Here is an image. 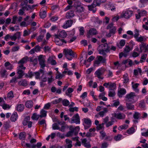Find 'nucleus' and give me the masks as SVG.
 <instances>
[{"instance_id": "nucleus-1", "label": "nucleus", "mask_w": 148, "mask_h": 148, "mask_svg": "<svg viewBox=\"0 0 148 148\" xmlns=\"http://www.w3.org/2000/svg\"><path fill=\"white\" fill-rule=\"evenodd\" d=\"M69 128L70 131L68 132L66 135V136L67 137H71L73 135H77L80 129L79 127L78 126L74 127L72 126H70Z\"/></svg>"}, {"instance_id": "nucleus-2", "label": "nucleus", "mask_w": 148, "mask_h": 148, "mask_svg": "<svg viewBox=\"0 0 148 148\" xmlns=\"http://www.w3.org/2000/svg\"><path fill=\"white\" fill-rule=\"evenodd\" d=\"M66 58L69 60H72L75 56V53L71 49H65L63 51Z\"/></svg>"}, {"instance_id": "nucleus-3", "label": "nucleus", "mask_w": 148, "mask_h": 148, "mask_svg": "<svg viewBox=\"0 0 148 148\" xmlns=\"http://www.w3.org/2000/svg\"><path fill=\"white\" fill-rule=\"evenodd\" d=\"M97 60L94 62V66H98L99 64L101 63L103 64L106 63V59L105 56L104 57L101 56H98L97 57Z\"/></svg>"}, {"instance_id": "nucleus-4", "label": "nucleus", "mask_w": 148, "mask_h": 148, "mask_svg": "<svg viewBox=\"0 0 148 148\" xmlns=\"http://www.w3.org/2000/svg\"><path fill=\"white\" fill-rule=\"evenodd\" d=\"M133 14V12L132 10H127L123 11L121 13L120 17L128 19L132 17Z\"/></svg>"}, {"instance_id": "nucleus-5", "label": "nucleus", "mask_w": 148, "mask_h": 148, "mask_svg": "<svg viewBox=\"0 0 148 148\" xmlns=\"http://www.w3.org/2000/svg\"><path fill=\"white\" fill-rule=\"evenodd\" d=\"M136 97V95L135 93L131 92L126 95L125 98L127 101H131L133 103L135 102L137 100V99H135Z\"/></svg>"}, {"instance_id": "nucleus-6", "label": "nucleus", "mask_w": 148, "mask_h": 148, "mask_svg": "<svg viewBox=\"0 0 148 148\" xmlns=\"http://www.w3.org/2000/svg\"><path fill=\"white\" fill-rule=\"evenodd\" d=\"M26 67L22 65H19L17 68L16 74L18 75L17 78L20 79L24 75V71L25 70Z\"/></svg>"}, {"instance_id": "nucleus-7", "label": "nucleus", "mask_w": 148, "mask_h": 148, "mask_svg": "<svg viewBox=\"0 0 148 148\" xmlns=\"http://www.w3.org/2000/svg\"><path fill=\"white\" fill-rule=\"evenodd\" d=\"M107 29H110L109 33L106 35V36L108 37H110L112 35L114 34L116 30V28L115 27L113 26L112 23L109 24L107 27Z\"/></svg>"}, {"instance_id": "nucleus-8", "label": "nucleus", "mask_w": 148, "mask_h": 148, "mask_svg": "<svg viewBox=\"0 0 148 148\" xmlns=\"http://www.w3.org/2000/svg\"><path fill=\"white\" fill-rule=\"evenodd\" d=\"M106 70V69L104 68H100L95 72V75L98 78L102 79L103 78L102 75L103 74Z\"/></svg>"}, {"instance_id": "nucleus-9", "label": "nucleus", "mask_w": 148, "mask_h": 148, "mask_svg": "<svg viewBox=\"0 0 148 148\" xmlns=\"http://www.w3.org/2000/svg\"><path fill=\"white\" fill-rule=\"evenodd\" d=\"M38 60L40 67L42 69L44 68L46 66L45 56L42 55H39L38 56Z\"/></svg>"}, {"instance_id": "nucleus-10", "label": "nucleus", "mask_w": 148, "mask_h": 148, "mask_svg": "<svg viewBox=\"0 0 148 148\" xmlns=\"http://www.w3.org/2000/svg\"><path fill=\"white\" fill-rule=\"evenodd\" d=\"M137 13L135 15L136 18L137 19H140L141 16H145L147 15V12L144 10H138Z\"/></svg>"}, {"instance_id": "nucleus-11", "label": "nucleus", "mask_w": 148, "mask_h": 148, "mask_svg": "<svg viewBox=\"0 0 148 148\" xmlns=\"http://www.w3.org/2000/svg\"><path fill=\"white\" fill-rule=\"evenodd\" d=\"M54 41L56 44L58 45L61 46L63 45L64 44H66L67 43V42L64 39H60L58 37V36L57 35H55Z\"/></svg>"}, {"instance_id": "nucleus-12", "label": "nucleus", "mask_w": 148, "mask_h": 148, "mask_svg": "<svg viewBox=\"0 0 148 148\" xmlns=\"http://www.w3.org/2000/svg\"><path fill=\"white\" fill-rule=\"evenodd\" d=\"M71 123H75L76 124L80 123V119L79 115L77 113L74 115L71 119Z\"/></svg>"}, {"instance_id": "nucleus-13", "label": "nucleus", "mask_w": 148, "mask_h": 148, "mask_svg": "<svg viewBox=\"0 0 148 148\" xmlns=\"http://www.w3.org/2000/svg\"><path fill=\"white\" fill-rule=\"evenodd\" d=\"M103 86L106 88H108L109 90H114L116 87L115 84L114 83L111 82H105L103 84Z\"/></svg>"}, {"instance_id": "nucleus-14", "label": "nucleus", "mask_w": 148, "mask_h": 148, "mask_svg": "<svg viewBox=\"0 0 148 148\" xmlns=\"http://www.w3.org/2000/svg\"><path fill=\"white\" fill-rule=\"evenodd\" d=\"M83 121L85 129H87L90 127L91 125V121L89 119L84 118Z\"/></svg>"}, {"instance_id": "nucleus-15", "label": "nucleus", "mask_w": 148, "mask_h": 148, "mask_svg": "<svg viewBox=\"0 0 148 148\" xmlns=\"http://www.w3.org/2000/svg\"><path fill=\"white\" fill-rule=\"evenodd\" d=\"M73 22V21L71 19L66 21L62 26V27L64 29H67L70 27L72 25Z\"/></svg>"}, {"instance_id": "nucleus-16", "label": "nucleus", "mask_w": 148, "mask_h": 148, "mask_svg": "<svg viewBox=\"0 0 148 148\" xmlns=\"http://www.w3.org/2000/svg\"><path fill=\"white\" fill-rule=\"evenodd\" d=\"M97 34V31L95 28H91L87 32L86 36L90 38V36L95 35Z\"/></svg>"}, {"instance_id": "nucleus-17", "label": "nucleus", "mask_w": 148, "mask_h": 148, "mask_svg": "<svg viewBox=\"0 0 148 148\" xmlns=\"http://www.w3.org/2000/svg\"><path fill=\"white\" fill-rule=\"evenodd\" d=\"M23 18L21 16L17 17L16 16H14L12 17V23L16 24L21 22Z\"/></svg>"}, {"instance_id": "nucleus-18", "label": "nucleus", "mask_w": 148, "mask_h": 148, "mask_svg": "<svg viewBox=\"0 0 148 148\" xmlns=\"http://www.w3.org/2000/svg\"><path fill=\"white\" fill-rule=\"evenodd\" d=\"M46 75L49 76L47 79L48 84H49L53 82L54 79L52 75L53 73L52 71H49L46 73Z\"/></svg>"}, {"instance_id": "nucleus-19", "label": "nucleus", "mask_w": 148, "mask_h": 148, "mask_svg": "<svg viewBox=\"0 0 148 148\" xmlns=\"http://www.w3.org/2000/svg\"><path fill=\"white\" fill-rule=\"evenodd\" d=\"M82 143L84 146L87 148H90L91 147V145L89 142H88L86 138H84L81 139Z\"/></svg>"}, {"instance_id": "nucleus-20", "label": "nucleus", "mask_w": 148, "mask_h": 148, "mask_svg": "<svg viewBox=\"0 0 148 148\" xmlns=\"http://www.w3.org/2000/svg\"><path fill=\"white\" fill-rule=\"evenodd\" d=\"M21 36V32H18L15 33L13 36L11 35L10 39L12 41H15L17 38L19 39Z\"/></svg>"}, {"instance_id": "nucleus-21", "label": "nucleus", "mask_w": 148, "mask_h": 148, "mask_svg": "<svg viewBox=\"0 0 148 148\" xmlns=\"http://www.w3.org/2000/svg\"><path fill=\"white\" fill-rule=\"evenodd\" d=\"M114 116L118 119H122L125 118V116L124 114L121 113H114Z\"/></svg>"}, {"instance_id": "nucleus-22", "label": "nucleus", "mask_w": 148, "mask_h": 148, "mask_svg": "<svg viewBox=\"0 0 148 148\" xmlns=\"http://www.w3.org/2000/svg\"><path fill=\"white\" fill-rule=\"evenodd\" d=\"M29 58L26 56L23 58H22L21 60L18 62V64H19L20 65H22L23 66V64L26 63L27 61H29Z\"/></svg>"}, {"instance_id": "nucleus-23", "label": "nucleus", "mask_w": 148, "mask_h": 148, "mask_svg": "<svg viewBox=\"0 0 148 148\" xmlns=\"http://www.w3.org/2000/svg\"><path fill=\"white\" fill-rule=\"evenodd\" d=\"M140 51L141 52L144 51L146 52L148 50V47L147 45H146V44L144 43H141L140 45Z\"/></svg>"}, {"instance_id": "nucleus-24", "label": "nucleus", "mask_w": 148, "mask_h": 148, "mask_svg": "<svg viewBox=\"0 0 148 148\" xmlns=\"http://www.w3.org/2000/svg\"><path fill=\"white\" fill-rule=\"evenodd\" d=\"M74 16L75 14L74 11L72 10H71L66 13L65 16L66 18L69 19L72 18Z\"/></svg>"}, {"instance_id": "nucleus-25", "label": "nucleus", "mask_w": 148, "mask_h": 148, "mask_svg": "<svg viewBox=\"0 0 148 148\" xmlns=\"http://www.w3.org/2000/svg\"><path fill=\"white\" fill-rule=\"evenodd\" d=\"M99 53L100 54L104 56H107L106 53L110 52V50L109 49H100L98 50Z\"/></svg>"}, {"instance_id": "nucleus-26", "label": "nucleus", "mask_w": 148, "mask_h": 148, "mask_svg": "<svg viewBox=\"0 0 148 148\" xmlns=\"http://www.w3.org/2000/svg\"><path fill=\"white\" fill-rule=\"evenodd\" d=\"M132 87L134 90L136 92H138L139 91V90L138 88V87L139 85L138 83H134V82H132Z\"/></svg>"}, {"instance_id": "nucleus-27", "label": "nucleus", "mask_w": 148, "mask_h": 148, "mask_svg": "<svg viewBox=\"0 0 148 148\" xmlns=\"http://www.w3.org/2000/svg\"><path fill=\"white\" fill-rule=\"evenodd\" d=\"M126 93V91L125 88H121L118 91V95L119 97H122Z\"/></svg>"}, {"instance_id": "nucleus-28", "label": "nucleus", "mask_w": 148, "mask_h": 148, "mask_svg": "<svg viewBox=\"0 0 148 148\" xmlns=\"http://www.w3.org/2000/svg\"><path fill=\"white\" fill-rule=\"evenodd\" d=\"M123 79L122 81L123 84H126L128 82L129 79L127 73H125L123 75Z\"/></svg>"}, {"instance_id": "nucleus-29", "label": "nucleus", "mask_w": 148, "mask_h": 148, "mask_svg": "<svg viewBox=\"0 0 148 148\" xmlns=\"http://www.w3.org/2000/svg\"><path fill=\"white\" fill-rule=\"evenodd\" d=\"M18 117L17 113L16 112H14L11 115L10 120L12 121H15Z\"/></svg>"}, {"instance_id": "nucleus-30", "label": "nucleus", "mask_w": 148, "mask_h": 148, "mask_svg": "<svg viewBox=\"0 0 148 148\" xmlns=\"http://www.w3.org/2000/svg\"><path fill=\"white\" fill-rule=\"evenodd\" d=\"M58 35V37L63 38L66 37L67 34L64 30H63L60 32Z\"/></svg>"}, {"instance_id": "nucleus-31", "label": "nucleus", "mask_w": 148, "mask_h": 148, "mask_svg": "<svg viewBox=\"0 0 148 148\" xmlns=\"http://www.w3.org/2000/svg\"><path fill=\"white\" fill-rule=\"evenodd\" d=\"M14 95L13 92L11 90L8 92L7 94V97H4V99L5 100H7L8 99L11 100L12 99Z\"/></svg>"}, {"instance_id": "nucleus-32", "label": "nucleus", "mask_w": 148, "mask_h": 148, "mask_svg": "<svg viewBox=\"0 0 148 148\" xmlns=\"http://www.w3.org/2000/svg\"><path fill=\"white\" fill-rule=\"evenodd\" d=\"M29 61L30 62H32L34 64V66H35L38 63V60L37 58H34V57L29 58Z\"/></svg>"}, {"instance_id": "nucleus-33", "label": "nucleus", "mask_w": 148, "mask_h": 148, "mask_svg": "<svg viewBox=\"0 0 148 148\" xmlns=\"http://www.w3.org/2000/svg\"><path fill=\"white\" fill-rule=\"evenodd\" d=\"M18 84L20 86H26L27 85V82L25 79H22L18 82Z\"/></svg>"}, {"instance_id": "nucleus-34", "label": "nucleus", "mask_w": 148, "mask_h": 148, "mask_svg": "<svg viewBox=\"0 0 148 148\" xmlns=\"http://www.w3.org/2000/svg\"><path fill=\"white\" fill-rule=\"evenodd\" d=\"M24 106L23 104H19L17 105L16 110L18 112H21L23 110Z\"/></svg>"}, {"instance_id": "nucleus-35", "label": "nucleus", "mask_w": 148, "mask_h": 148, "mask_svg": "<svg viewBox=\"0 0 148 148\" xmlns=\"http://www.w3.org/2000/svg\"><path fill=\"white\" fill-rule=\"evenodd\" d=\"M41 80L40 82V85L41 87H44L45 84L43 83L44 82H46L47 81V78L46 77H43V75L41 76Z\"/></svg>"}, {"instance_id": "nucleus-36", "label": "nucleus", "mask_w": 148, "mask_h": 148, "mask_svg": "<svg viewBox=\"0 0 148 148\" xmlns=\"http://www.w3.org/2000/svg\"><path fill=\"white\" fill-rule=\"evenodd\" d=\"M25 105L27 108H31L33 106V102L31 100L28 101L26 102Z\"/></svg>"}, {"instance_id": "nucleus-37", "label": "nucleus", "mask_w": 148, "mask_h": 148, "mask_svg": "<svg viewBox=\"0 0 148 148\" xmlns=\"http://www.w3.org/2000/svg\"><path fill=\"white\" fill-rule=\"evenodd\" d=\"M7 71L5 69H1L0 71V75L2 77H7Z\"/></svg>"}, {"instance_id": "nucleus-38", "label": "nucleus", "mask_w": 148, "mask_h": 148, "mask_svg": "<svg viewBox=\"0 0 148 148\" xmlns=\"http://www.w3.org/2000/svg\"><path fill=\"white\" fill-rule=\"evenodd\" d=\"M107 77L111 78L113 76L112 71L110 69H107L106 70Z\"/></svg>"}, {"instance_id": "nucleus-39", "label": "nucleus", "mask_w": 148, "mask_h": 148, "mask_svg": "<svg viewBox=\"0 0 148 148\" xmlns=\"http://www.w3.org/2000/svg\"><path fill=\"white\" fill-rule=\"evenodd\" d=\"M65 142L67 145V148H71L72 147V142L71 140L66 139L65 140Z\"/></svg>"}, {"instance_id": "nucleus-40", "label": "nucleus", "mask_w": 148, "mask_h": 148, "mask_svg": "<svg viewBox=\"0 0 148 148\" xmlns=\"http://www.w3.org/2000/svg\"><path fill=\"white\" fill-rule=\"evenodd\" d=\"M100 47H101V49H109L110 50V47L108 46L107 43L102 44L100 46Z\"/></svg>"}, {"instance_id": "nucleus-41", "label": "nucleus", "mask_w": 148, "mask_h": 148, "mask_svg": "<svg viewBox=\"0 0 148 148\" xmlns=\"http://www.w3.org/2000/svg\"><path fill=\"white\" fill-rule=\"evenodd\" d=\"M108 111V110L107 108H104L103 109V110L99 112L98 114L100 116L102 117L104 116L105 114Z\"/></svg>"}, {"instance_id": "nucleus-42", "label": "nucleus", "mask_w": 148, "mask_h": 148, "mask_svg": "<svg viewBox=\"0 0 148 148\" xmlns=\"http://www.w3.org/2000/svg\"><path fill=\"white\" fill-rule=\"evenodd\" d=\"M73 90L72 88H69L66 91L65 94L71 97V93L73 92Z\"/></svg>"}, {"instance_id": "nucleus-43", "label": "nucleus", "mask_w": 148, "mask_h": 148, "mask_svg": "<svg viewBox=\"0 0 148 148\" xmlns=\"http://www.w3.org/2000/svg\"><path fill=\"white\" fill-rule=\"evenodd\" d=\"M34 76L33 73L31 71H29L27 73H25V78H32Z\"/></svg>"}, {"instance_id": "nucleus-44", "label": "nucleus", "mask_w": 148, "mask_h": 148, "mask_svg": "<svg viewBox=\"0 0 148 148\" xmlns=\"http://www.w3.org/2000/svg\"><path fill=\"white\" fill-rule=\"evenodd\" d=\"M30 117L29 116H26L24 119L23 122V124L24 125H27L29 121Z\"/></svg>"}, {"instance_id": "nucleus-45", "label": "nucleus", "mask_w": 148, "mask_h": 148, "mask_svg": "<svg viewBox=\"0 0 148 148\" xmlns=\"http://www.w3.org/2000/svg\"><path fill=\"white\" fill-rule=\"evenodd\" d=\"M25 137L26 135L25 132H21L19 135V138L21 140H25Z\"/></svg>"}, {"instance_id": "nucleus-46", "label": "nucleus", "mask_w": 148, "mask_h": 148, "mask_svg": "<svg viewBox=\"0 0 148 148\" xmlns=\"http://www.w3.org/2000/svg\"><path fill=\"white\" fill-rule=\"evenodd\" d=\"M141 114L138 112H135L133 114L134 118L136 120L139 119L140 117Z\"/></svg>"}, {"instance_id": "nucleus-47", "label": "nucleus", "mask_w": 148, "mask_h": 148, "mask_svg": "<svg viewBox=\"0 0 148 148\" xmlns=\"http://www.w3.org/2000/svg\"><path fill=\"white\" fill-rule=\"evenodd\" d=\"M39 14L41 18H45L46 16V12L45 11H42L41 10Z\"/></svg>"}, {"instance_id": "nucleus-48", "label": "nucleus", "mask_w": 148, "mask_h": 148, "mask_svg": "<svg viewBox=\"0 0 148 148\" xmlns=\"http://www.w3.org/2000/svg\"><path fill=\"white\" fill-rule=\"evenodd\" d=\"M39 118H40L39 115H37L36 113L33 114L31 117L32 120H37Z\"/></svg>"}, {"instance_id": "nucleus-49", "label": "nucleus", "mask_w": 148, "mask_h": 148, "mask_svg": "<svg viewBox=\"0 0 148 148\" xmlns=\"http://www.w3.org/2000/svg\"><path fill=\"white\" fill-rule=\"evenodd\" d=\"M47 111L42 110L40 112V115H39L40 117L42 118L43 117H46L47 116Z\"/></svg>"}, {"instance_id": "nucleus-50", "label": "nucleus", "mask_w": 148, "mask_h": 148, "mask_svg": "<svg viewBox=\"0 0 148 148\" xmlns=\"http://www.w3.org/2000/svg\"><path fill=\"white\" fill-rule=\"evenodd\" d=\"M127 108L128 109L133 110H134V106L130 103H126V104Z\"/></svg>"}, {"instance_id": "nucleus-51", "label": "nucleus", "mask_w": 148, "mask_h": 148, "mask_svg": "<svg viewBox=\"0 0 148 148\" xmlns=\"http://www.w3.org/2000/svg\"><path fill=\"white\" fill-rule=\"evenodd\" d=\"M97 4H95V2H93V3L91 5H88V9L89 10L91 11L97 5Z\"/></svg>"}, {"instance_id": "nucleus-52", "label": "nucleus", "mask_w": 148, "mask_h": 148, "mask_svg": "<svg viewBox=\"0 0 148 148\" xmlns=\"http://www.w3.org/2000/svg\"><path fill=\"white\" fill-rule=\"evenodd\" d=\"M56 136V134L54 133H52L50 135H49L46 138V140L48 141L50 138H51V139H53Z\"/></svg>"}, {"instance_id": "nucleus-53", "label": "nucleus", "mask_w": 148, "mask_h": 148, "mask_svg": "<svg viewBox=\"0 0 148 148\" xmlns=\"http://www.w3.org/2000/svg\"><path fill=\"white\" fill-rule=\"evenodd\" d=\"M94 22L96 24L99 25L102 23V21H100L98 17H93L92 18Z\"/></svg>"}, {"instance_id": "nucleus-54", "label": "nucleus", "mask_w": 148, "mask_h": 148, "mask_svg": "<svg viewBox=\"0 0 148 148\" xmlns=\"http://www.w3.org/2000/svg\"><path fill=\"white\" fill-rule=\"evenodd\" d=\"M100 135L99 136L100 138L101 139H103L106 136V134L105 132L104 131H101L99 132Z\"/></svg>"}, {"instance_id": "nucleus-55", "label": "nucleus", "mask_w": 148, "mask_h": 148, "mask_svg": "<svg viewBox=\"0 0 148 148\" xmlns=\"http://www.w3.org/2000/svg\"><path fill=\"white\" fill-rule=\"evenodd\" d=\"M48 61L52 65H55L56 64V60L53 59H52L50 57L49 58Z\"/></svg>"}, {"instance_id": "nucleus-56", "label": "nucleus", "mask_w": 148, "mask_h": 148, "mask_svg": "<svg viewBox=\"0 0 148 148\" xmlns=\"http://www.w3.org/2000/svg\"><path fill=\"white\" fill-rule=\"evenodd\" d=\"M3 127L5 129L7 130L10 128L11 126L9 122L6 121L4 122Z\"/></svg>"}, {"instance_id": "nucleus-57", "label": "nucleus", "mask_w": 148, "mask_h": 148, "mask_svg": "<svg viewBox=\"0 0 148 148\" xmlns=\"http://www.w3.org/2000/svg\"><path fill=\"white\" fill-rule=\"evenodd\" d=\"M128 127V125H127L124 124L123 125H121L118 127V130H121L123 129H126Z\"/></svg>"}, {"instance_id": "nucleus-58", "label": "nucleus", "mask_w": 148, "mask_h": 148, "mask_svg": "<svg viewBox=\"0 0 148 148\" xmlns=\"http://www.w3.org/2000/svg\"><path fill=\"white\" fill-rule=\"evenodd\" d=\"M135 132V129L133 127L129 128L127 131V133L129 134H132Z\"/></svg>"}, {"instance_id": "nucleus-59", "label": "nucleus", "mask_w": 148, "mask_h": 148, "mask_svg": "<svg viewBox=\"0 0 148 148\" xmlns=\"http://www.w3.org/2000/svg\"><path fill=\"white\" fill-rule=\"evenodd\" d=\"M115 95V92L114 90H109L108 92V96L110 97H113Z\"/></svg>"}, {"instance_id": "nucleus-60", "label": "nucleus", "mask_w": 148, "mask_h": 148, "mask_svg": "<svg viewBox=\"0 0 148 148\" xmlns=\"http://www.w3.org/2000/svg\"><path fill=\"white\" fill-rule=\"evenodd\" d=\"M69 101L66 99H64L62 101V104L63 105L65 106H68L69 104Z\"/></svg>"}, {"instance_id": "nucleus-61", "label": "nucleus", "mask_w": 148, "mask_h": 148, "mask_svg": "<svg viewBox=\"0 0 148 148\" xmlns=\"http://www.w3.org/2000/svg\"><path fill=\"white\" fill-rule=\"evenodd\" d=\"M125 43V42L124 40H121L119 42V45H118L119 47L121 48L124 46Z\"/></svg>"}, {"instance_id": "nucleus-62", "label": "nucleus", "mask_w": 148, "mask_h": 148, "mask_svg": "<svg viewBox=\"0 0 148 148\" xmlns=\"http://www.w3.org/2000/svg\"><path fill=\"white\" fill-rule=\"evenodd\" d=\"M68 127V126L65 125V124H62L61 127V128L60 127L59 130L62 132H64L65 131V129Z\"/></svg>"}, {"instance_id": "nucleus-63", "label": "nucleus", "mask_w": 148, "mask_h": 148, "mask_svg": "<svg viewBox=\"0 0 148 148\" xmlns=\"http://www.w3.org/2000/svg\"><path fill=\"white\" fill-rule=\"evenodd\" d=\"M136 40L139 42H141L144 41V37L142 36H140L139 37H137L135 38Z\"/></svg>"}, {"instance_id": "nucleus-64", "label": "nucleus", "mask_w": 148, "mask_h": 148, "mask_svg": "<svg viewBox=\"0 0 148 148\" xmlns=\"http://www.w3.org/2000/svg\"><path fill=\"white\" fill-rule=\"evenodd\" d=\"M147 57V55L146 54H143L141 57V59L140 60V63H142L144 61Z\"/></svg>"}]
</instances>
